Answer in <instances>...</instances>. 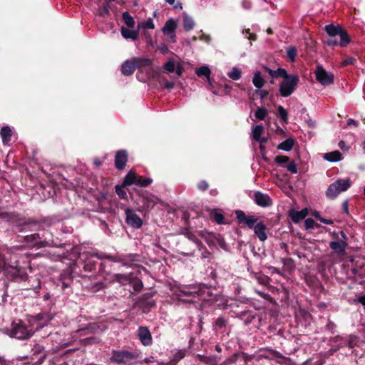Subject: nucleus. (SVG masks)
Wrapping results in <instances>:
<instances>
[{
	"label": "nucleus",
	"instance_id": "1",
	"mask_svg": "<svg viewBox=\"0 0 365 365\" xmlns=\"http://www.w3.org/2000/svg\"><path fill=\"white\" fill-rule=\"evenodd\" d=\"M50 315L39 314L35 317H31L26 323L21 320L14 322L9 335L19 339H25L31 337L35 330L39 329L46 325L51 320Z\"/></svg>",
	"mask_w": 365,
	"mask_h": 365
},
{
	"label": "nucleus",
	"instance_id": "2",
	"mask_svg": "<svg viewBox=\"0 0 365 365\" xmlns=\"http://www.w3.org/2000/svg\"><path fill=\"white\" fill-rule=\"evenodd\" d=\"M151 64L150 59L148 58H133L125 61L121 66V72L125 76H130L136 68L149 66Z\"/></svg>",
	"mask_w": 365,
	"mask_h": 365
},
{
	"label": "nucleus",
	"instance_id": "3",
	"mask_svg": "<svg viewBox=\"0 0 365 365\" xmlns=\"http://www.w3.org/2000/svg\"><path fill=\"white\" fill-rule=\"evenodd\" d=\"M299 83V78L296 75L287 74L279 85V91L282 97L291 96L296 90Z\"/></svg>",
	"mask_w": 365,
	"mask_h": 365
},
{
	"label": "nucleus",
	"instance_id": "4",
	"mask_svg": "<svg viewBox=\"0 0 365 365\" xmlns=\"http://www.w3.org/2000/svg\"><path fill=\"white\" fill-rule=\"evenodd\" d=\"M350 186L351 180L349 178L337 180L328 187L326 195L329 199H334L340 193L347 190Z\"/></svg>",
	"mask_w": 365,
	"mask_h": 365
},
{
	"label": "nucleus",
	"instance_id": "5",
	"mask_svg": "<svg viewBox=\"0 0 365 365\" xmlns=\"http://www.w3.org/2000/svg\"><path fill=\"white\" fill-rule=\"evenodd\" d=\"M325 31L329 36H336L340 38V43L341 47L346 46L349 42L350 38L347 32L344 30L340 26H334L329 24L325 26Z\"/></svg>",
	"mask_w": 365,
	"mask_h": 365
},
{
	"label": "nucleus",
	"instance_id": "6",
	"mask_svg": "<svg viewBox=\"0 0 365 365\" xmlns=\"http://www.w3.org/2000/svg\"><path fill=\"white\" fill-rule=\"evenodd\" d=\"M314 74L317 81L323 86H329L334 83V74L321 65L317 66Z\"/></svg>",
	"mask_w": 365,
	"mask_h": 365
},
{
	"label": "nucleus",
	"instance_id": "7",
	"mask_svg": "<svg viewBox=\"0 0 365 365\" xmlns=\"http://www.w3.org/2000/svg\"><path fill=\"white\" fill-rule=\"evenodd\" d=\"M178 27V21L173 19L168 20L162 28L163 33L168 36L172 43L176 42L175 31Z\"/></svg>",
	"mask_w": 365,
	"mask_h": 365
},
{
	"label": "nucleus",
	"instance_id": "8",
	"mask_svg": "<svg viewBox=\"0 0 365 365\" xmlns=\"http://www.w3.org/2000/svg\"><path fill=\"white\" fill-rule=\"evenodd\" d=\"M235 215L239 223L245 224L250 229L254 228L257 223V218L252 215H245L242 210H237Z\"/></svg>",
	"mask_w": 365,
	"mask_h": 365
},
{
	"label": "nucleus",
	"instance_id": "9",
	"mask_svg": "<svg viewBox=\"0 0 365 365\" xmlns=\"http://www.w3.org/2000/svg\"><path fill=\"white\" fill-rule=\"evenodd\" d=\"M125 215H126V222L130 226L135 227V228H139L143 225V220L142 219L133 211L130 209H127L125 210Z\"/></svg>",
	"mask_w": 365,
	"mask_h": 365
},
{
	"label": "nucleus",
	"instance_id": "10",
	"mask_svg": "<svg viewBox=\"0 0 365 365\" xmlns=\"http://www.w3.org/2000/svg\"><path fill=\"white\" fill-rule=\"evenodd\" d=\"M135 359V356L133 354L128 351H115L112 356V359L113 361L117 363L125 364Z\"/></svg>",
	"mask_w": 365,
	"mask_h": 365
},
{
	"label": "nucleus",
	"instance_id": "11",
	"mask_svg": "<svg viewBox=\"0 0 365 365\" xmlns=\"http://www.w3.org/2000/svg\"><path fill=\"white\" fill-rule=\"evenodd\" d=\"M138 335L140 342L144 346H149L152 344V336L150 330L147 327H140L138 329Z\"/></svg>",
	"mask_w": 365,
	"mask_h": 365
},
{
	"label": "nucleus",
	"instance_id": "12",
	"mask_svg": "<svg viewBox=\"0 0 365 365\" xmlns=\"http://www.w3.org/2000/svg\"><path fill=\"white\" fill-rule=\"evenodd\" d=\"M128 155L125 150L117 152L115 158V165L118 170H123L126 164Z\"/></svg>",
	"mask_w": 365,
	"mask_h": 365
},
{
	"label": "nucleus",
	"instance_id": "13",
	"mask_svg": "<svg viewBox=\"0 0 365 365\" xmlns=\"http://www.w3.org/2000/svg\"><path fill=\"white\" fill-rule=\"evenodd\" d=\"M253 229H254L255 234L257 235V237H258V239L260 241L264 242L267 240V235L266 233L267 227L264 224L263 222H257Z\"/></svg>",
	"mask_w": 365,
	"mask_h": 365
},
{
	"label": "nucleus",
	"instance_id": "14",
	"mask_svg": "<svg viewBox=\"0 0 365 365\" xmlns=\"http://www.w3.org/2000/svg\"><path fill=\"white\" fill-rule=\"evenodd\" d=\"M255 202L262 207H267L272 205V200L270 197L260 192H256L255 193Z\"/></svg>",
	"mask_w": 365,
	"mask_h": 365
},
{
	"label": "nucleus",
	"instance_id": "15",
	"mask_svg": "<svg viewBox=\"0 0 365 365\" xmlns=\"http://www.w3.org/2000/svg\"><path fill=\"white\" fill-rule=\"evenodd\" d=\"M264 133V127L262 125H257L252 128V136L254 140L257 142H259L261 144L264 143L267 141L266 138L262 137V135Z\"/></svg>",
	"mask_w": 365,
	"mask_h": 365
},
{
	"label": "nucleus",
	"instance_id": "16",
	"mask_svg": "<svg viewBox=\"0 0 365 365\" xmlns=\"http://www.w3.org/2000/svg\"><path fill=\"white\" fill-rule=\"evenodd\" d=\"M180 297H182L184 296L195 297V295L198 294V289L197 287L195 286L184 287L180 290Z\"/></svg>",
	"mask_w": 365,
	"mask_h": 365
},
{
	"label": "nucleus",
	"instance_id": "17",
	"mask_svg": "<svg viewBox=\"0 0 365 365\" xmlns=\"http://www.w3.org/2000/svg\"><path fill=\"white\" fill-rule=\"evenodd\" d=\"M346 244L344 242H331L329 244L330 248L336 254L343 255L345 253V248Z\"/></svg>",
	"mask_w": 365,
	"mask_h": 365
},
{
	"label": "nucleus",
	"instance_id": "18",
	"mask_svg": "<svg viewBox=\"0 0 365 365\" xmlns=\"http://www.w3.org/2000/svg\"><path fill=\"white\" fill-rule=\"evenodd\" d=\"M120 33L123 37L125 39L136 40L138 37V29L131 30L128 28L122 27L120 29Z\"/></svg>",
	"mask_w": 365,
	"mask_h": 365
},
{
	"label": "nucleus",
	"instance_id": "19",
	"mask_svg": "<svg viewBox=\"0 0 365 365\" xmlns=\"http://www.w3.org/2000/svg\"><path fill=\"white\" fill-rule=\"evenodd\" d=\"M308 215V210L304 208L301 211H294L290 213V217L292 221L295 223H298L303 219H304Z\"/></svg>",
	"mask_w": 365,
	"mask_h": 365
},
{
	"label": "nucleus",
	"instance_id": "20",
	"mask_svg": "<svg viewBox=\"0 0 365 365\" xmlns=\"http://www.w3.org/2000/svg\"><path fill=\"white\" fill-rule=\"evenodd\" d=\"M0 135L1 136L3 143L4 145H6L11 140L12 130L9 126H4L1 129Z\"/></svg>",
	"mask_w": 365,
	"mask_h": 365
},
{
	"label": "nucleus",
	"instance_id": "21",
	"mask_svg": "<svg viewBox=\"0 0 365 365\" xmlns=\"http://www.w3.org/2000/svg\"><path fill=\"white\" fill-rule=\"evenodd\" d=\"M324 158L329 162H338L341 160L342 157L339 151L335 150L333 152L325 153Z\"/></svg>",
	"mask_w": 365,
	"mask_h": 365
},
{
	"label": "nucleus",
	"instance_id": "22",
	"mask_svg": "<svg viewBox=\"0 0 365 365\" xmlns=\"http://www.w3.org/2000/svg\"><path fill=\"white\" fill-rule=\"evenodd\" d=\"M182 24L185 30L189 31L195 26V21L193 19L187 14H183Z\"/></svg>",
	"mask_w": 365,
	"mask_h": 365
},
{
	"label": "nucleus",
	"instance_id": "23",
	"mask_svg": "<svg viewBox=\"0 0 365 365\" xmlns=\"http://www.w3.org/2000/svg\"><path fill=\"white\" fill-rule=\"evenodd\" d=\"M264 69L272 78L284 77L287 74V71L282 68H279L277 70H272L267 67H264Z\"/></svg>",
	"mask_w": 365,
	"mask_h": 365
},
{
	"label": "nucleus",
	"instance_id": "24",
	"mask_svg": "<svg viewBox=\"0 0 365 365\" xmlns=\"http://www.w3.org/2000/svg\"><path fill=\"white\" fill-rule=\"evenodd\" d=\"M252 83L257 88H261L264 84V80L259 71H255L252 78Z\"/></svg>",
	"mask_w": 365,
	"mask_h": 365
},
{
	"label": "nucleus",
	"instance_id": "25",
	"mask_svg": "<svg viewBox=\"0 0 365 365\" xmlns=\"http://www.w3.org/2000/svg\"><path fill=\"white\" fill-rule=\"evenodd\" d=\"M195 73L198 76H205L207 81L210 83L211 71L207 66H201L195 70Z\"/></svg>",
	"mask_w": 365,
	"mask_h": 365
},
{
	"label": "nucleus",
	"instance_id": "26",
	"mask_svg": "<svg viewBox=\"0 0 365 365\" xmlns=\"http://www.w3.org/2000/svg\"><path fill=\"white\" fill-rule=\"evenodd\" d=\"M294 146V140L291 138L287 139L286 140L279 143L277 146L279 150L284 151H290Z\"/></svg>",
	"mask_w": 365,
	"mask_h": 365
},
{
	"label": "nucleus",
	"instance_id": "27",
	"mask_svg": "<svg viewBox=\"0 0 365 365\" xmlns=\"http://www.w3.org/2000/svg\"><path fill=\"white\" fill-rule=\"evenodd\" d=\"M138 30L140 29H143V30L154 29L155 24L153 19L149 18L147 20L139 23L138 25Z\"/></svg>",
	"mask_w": 365,
	"mask_h": 365
},
{
	"label": "nucleus",
	"instance_id": "28",
	"mask_svg": "<svg viewBox=\"0 0 365 365\" xmlns=\"http://www.w3.org/2000/svg\"><path fill=\"white\" fill-rule=\"evenodd\" d=\"M137 180H138V178H136L135 173H133L132 171H130L126 175V176L123 180V185H130L133 184L136 185Z\"/></svg>",
	"mask_w": 365,
	"mask_h": 365
},
{
	"label": "nucleus",
	"instance_id": "29",
	"mask_svg": "<svg viewBox=\"0 0 365 365\" xmlns=\"http://www.w3.org/2000/svg\"><path fill=\"white\" fill-rule=\"evenodd\" d=\"M114 279L122 284H126L130 283L131 277L130 274H115Z\"/></svg>",
	"mask_w": 365,
	"mask_h": 365
},
{
	"label": "nucleus",
	"instance_id": "30",
	"mask_svg": "<svg viewBox=\"0 0 365 365\" xmlns=\"http://www.w3.org/2000/svg\"><path fill=\"white\" fill-rule=\"evenodd\" d=\"M267 115L268 110L263 107L258 108L255 113V117L260 120H264Z\"/></svg>",
	"mask_w": 365,
	"mask_h": 365
},
{
	"label": "nucleus",
	"instance_id": "31",
	"mask_svg": "<svg viewBox=\"0 0 365 365\" xmlns=\"http://www.w3.org/2000/svg\"><path fill=\"white\" fill-rule=\"evenodd\" d=\"M123 19L128 28H133L135 26V20L127 11L123 13Z\"/></svg>",
	"mask_w": 365,
	"mask_h": 365
},
{
	"label": "nucleus",
	"instance_id": "32",
	"mask_svg": "<svg viewBox=\"0 0 365 365\" xmlns=\"http://www.w3.org/2000/svg\"><path fill=\"white\" fill-rule=\"evenodd\" d=\"M227 76L232 80L237 81L241 78L242 72L240 69L237 67H233L230 71L228 72Z\"/></svg>",
	"mask_w": 365,
	"mask_h": 365
},
{
	"label": "nucleus",
	"instance_id": "33",
	"mask_svg": "<svg viewBox=\"0 0 365 365\" xmlns=\"http://www.w3.org/2000/svg\"><path fill=\"white\" fill-rule=\"evenodd\" d=\"M176 64L173 58H170L163 66V69L168 73H173L175 71Z\"/></svg>",
	"mask_w": 365,
	"mask_h": 365
},
{
	"label": "nucleus",
	"instance_id": "34",
	"mask_svg": "<svg viewBox=\"0 0 365 365\" xmlns=\"http://www.w3.org/2000/svg\"><path fill=\"white\" fill-rule=\"evenodd\" d=\"M274 161L280 166L284 167L285 164L289 162V158L286 155H277L274 158Z\"/></svg>",
	"mask_w": 365,
	"mask_h": 365
},
{
	"label": "nucleus",
	"instance_id": "35",
	"mask_svg": "<svg viewBox=\"0 0 365 365\" xmlns=\"http://www.w3.org/2000/svg\"><path fill=\"white\" fill-rule=\"evenodd\" d=\"M277 111H278V115L281 118V119L284 122V123H287V119H288V113H287V111L285 108H284L283 106H278L277 107Z\"/></svg>",
	"mask_w": 365,
	"mask_h": 365
},
{
	"label": "nucleus",
	"instance_id": "36",
	"mask_svg": "<svg viewBox=\"0 0 365 365\" xmlns=\"http://www.w3.org/2000/svg\"><path fill=\"white\" fill-rule=\"evenodd\" d=\"M152 182H153V180L151 178H143V177L140 176V177L138 178V180H137V182H136V185L142 186V187H147Z\"/></svg>",
	"mask_w": 365,
	"mask_h": 365
},
{
	"label": "nucleus",
	"instance_id": "37",
	"mask_svg": "<svg viewBox=\"0 0 365 365\" xmlns=\"http://www.w3.org/2000/svg\"><path fill=\"white\" fill-rule=\"evenodd\" d=\"M326 43L328 46H341L340 39L339 40L337 38L336 36H334L333 37L329 36V38L327 39Z\"/></svg>",
	"mask_w": 365,
	"mask_h": 365
},
{
	"label": "nucleus",
	"instance_id": "38",
	"mask_svg": "<svg viewBox=\"0 0 365 365\" xmlns=\"http://www.w3.org/2000/svg\"><path fill=\"white\" fill-rule=\"evenodd\" d=\"M158 201V197L150 195V197L146 198L145 205L148 207H153Z\"/></svg>",
	"mask_w": 365,
	"mask_h": 365
},
{
	"label": "nucleus",
	"instance_id": "39",
	"mask_svg": "<svg viewBox=\"0 0 365 365\" xmlns=\"http://www.w3.org/2000/svg\"><path fill=\"white\" fill-rule=\"evenodd\" d=\"M287 54L291 61L294 62L297 56V51L294 47H289L287 48Z\"/></svg>",
	"mask_w": 365,
	"mask_h": 365
},
{
	"label": "nucleus",
	"instance_id": "40",
	"mask_svg": "<svg viewBox=\"0 0 365 365\" xmlns=\"http://www.w3.org/2000/svg\"><path fill=\"white\" fill-rule=\"evenodd\" d=\"M284 168H286L287 170L288 171H289L291 173L296 174L297 173V165L293 161H292V162L289 161L288 163V165L284 166Z\"/></svg>",
	"mask_w": 365,
	"mask_h": 365
},
{
	"label": "nucleus",
	"instance_id": "41",
	"mask_svg": "<svg viewBox=\"0 0 365 365\" xmlns=\"http://www.w3.org/2000/svg\"><path fill=\"white\" fill-rule=\"evenodd\" d=\"M314 220L312 218H307L306 219L304 222V226L306 229H312L314 227Z\"/></svg>",
	"mask_w": 365,
	"mask_h": 365
},
{
	"label": "nucleus",
	"instance_id": "42",
	"mask_svg": "<svg viewBox=\"0 0 365 365\" xmlns=\"http://www.w3.org/2000/svg\"><path fill=\"white\" fill-rule=\"evenodd\" d=\"M175 71V72H176V73L178 74V76H181V75L182 74V73L184 71V68H183L182 65L180 62H178L176 64Z\"/></svg>",
	"mask_w": 365,
	"mask_h": 365
},
{
	"label": "nucleus",
	"instance_id": "43",
	"mask_svg": "<svg viewBox=\"0 0 365 365\" xmlns=\"http://www.w3.org/2000/svg\"><path fill=\"white\" fill-rule=\"evenodd\" d=\"M115 191L120 198H124L126 195V192L123 190V189L121 187L118 185L115 187Z\"/></svg>",
	"mask_w": 365,
	"mask_h": 365
},
{
	"label": "nucleus",
	"instance_id": "44",
	"mask_svg": "<svg viewBox=\"0 0 365 365\" xmlns=\"http://www.w3.org/2000/svg\"><path fill=\"white\" fill-rule=\"evenodd\" d=\"M143 287V283L140 280L133 282V288L135 291H140Z\"/></svg>",
	"mask_w": 365,
	"mask_h": 365
},
{
	"label": "nucleus",
	"instance_id": "45",
	"mask_svg": "<svg viewBox=\"0 0 365 365\" xmlns=\"http://www.w3.org/2000/svg\"><path fill=\"white\" fill-rule=\"evenodd\" d=\"M158 49L160 51V52L163 54H165L168 52V47L165 43H161L158 46Z\"/></svg>",
	"mask_w": 365,
	"mask_h": 365
},
{
	"label": "nucleus",
	"instance_id": "46",
	"mask_svg": "<svg viewBox=\"0 0 365 365\" xmlns=\"http://www.w3.org/2000/svg\"><path fill=\"white\" fill-rule=\"evenodd\" d=\"M214 218H215V220L218 223V224H222L223 223V220H224V217L222 214L220 213H216L214 215Z\"/></svg>",
	"mask_w": 365,
	"mask_h": 365
},
{
	"label": "nucleus",
	"instance_id": "47",
	"mask_svg": "<svg viewBox=\"0 0 365 365\" xmlns=\"http://www.w3.org/2000/svg\"><path fill=\"white\" fill-rule=\"evenodd\" d=\"M316 217H317L319 221L322 223H324V224H327V225H332L333 224V221L331 220H327V219H324V218H322V217L319 216V215H315Z\"/></svg>",
	"mask_w": 365,
	"mask_h": 365
},
{
	"label": "nucleus",
	"instance_id": "48",
	"mask_svg": "<svg viewBox=\"0 0 365 365\" xmlns=\"http://www.w3.org/2000/svg\"><path fill=\"white\" fill-rule=\"evenodd\" d=\"M215 324L217 327L220 328L223 327L225 326V320L223 318L220 317L216 320Z\"/></svg>",
	"mask_w": 365,
	"mask_h": 365
},
{
	"label": "nucleus",
	"instance_id": "49",
	"mask_svg": "<svg viewBox=\"0 0 365 365\" xmlns=\"http://www.w3.org/2000/svg\"><path fill=\"white\" fill-rule=\"evenodd\" d=\"M354 58H351V57H349V58H346L342 63H341V65L342 66H347V65H349V64H352L354 62Z\"/></svg>",
	"mask_w": 365,
	"mask_h": 365
},
{
	"label": "nucleus",
	"instance_id": "50",
	"mask_svg": "<svg viewBox=\"0 0 365 365\" xmlns=\"http://www.w3.org/2000/svg\"><path fill=\"white\" fill-rule=\"evenodd\" d=\"M339 147L343 150V151H347L349 150V146L346 145V143L344 141H340L339 143Z\"/></svg>",
	"mask_w": 365,
	"mask_h": 365
},
{
	"label": "nucleus",
	"instance_id": "51",
	"mask_svg": "<svg viewBox=\"0 0 365 365\" xmlns=\"http://www.w3.org/2000/svg\"><path fill=\"white\" fill-rule=\"evenodd\" d=\"M163 86L165 88H168V89H171L174 87V83L171 81H168L167 80H165L163 81Z\"/></svg>",
	"mask_w": 365,
	"mask_h": 365
},
{
	"label": "nucleus",
	"instance_id": "52",
	"mask_svg": "<svg viewBox=\"0 0 365 365\" xmlns=\"http://www.w3.org/2000/svg\"><path fill=\"white\" fill-rule=\"evenodd\" d=\"M197 186L199 189L205 190L208 187V184L205 181H201Z\"/></svg>",
	"mask_w": 365,
	"mask_h": 365
},
{
	"label": "nucleus",
	"instance_id": "53",
	"mask_svg": "<svg viewBox=\"0 0 365 365\" xmlns=\"http://www.w3.org/2000/svg\"><path fill=\"white\" fill-rule=\"evenodd\" d=\"M357 302L361 303L365 307V295L359 297L357 299Z\"/></svg>",
	"mask_w": 365,
	"mask_h": 365
},
{
	"label": "nucleus",
	"instance_id": "54",
	"mask_svg": "<svg viewBox=\"0 0 365 365\" xmlns=\"http://www.w3.org/2000/svg\"><path fill=\"white\" fill-rule=\"evenodd\" d=\"M268 91L266 90H262L259 92V96L261 98H264L265 96L268 95Z\"/></svg>",
	"mask_w": 365,
	"mask_h": 365
},
{
	"label": "nucleus",
	"instance_id": "55",
	"mask_svg": "<svg viewBox=\"0 0 365 365\" xmlns=\"http://www.w3.org/2000/svg\"><path fill=\"white\" fill-rule=\"evenodd\" d=\"M342 206H343L344 211L346 213H348L349 212L348 202L347 201L344 202Z\"/></svg>",
	"mask_w": 365,
	"mask_h": 365
},
{
	"label": "nucleus",
	"instance_id": "56",
	"mask_svg": "<svg viewBox=\"0 0 365 365\" xmlns=\"http://www.w3.org/2000/svg\"><path fill=\"white\" fill-rule=\"evenodd\" d=\"M201 39L206 42H209L210 41V37L207 35L202 34L201 36Z\"/></svg>",
	"mask_w": 365,
	"mask_h": 365
},
{
	"label": "nucleus",
	"instance_id": "57",
	"mask_svg": "<svg viewBox=\"0 0 365 365\" xmlns=\"http://www.w3.org/2000/svg\"><path fill=\"white\" fill-rule=\"evenodd\" d=\"M348 125H356V123L353 119H349L348 120Z\"/></svg>",
	"mask_w": 365,
	"mask_h": 365
},
{
	"label": "nucleus",
	"instance_id": "58",
	"mask_svg": "<svg viewBox=\"0 0 365 365\" xmlns=\"http://www.w3.org/2000/svg\"><path fill=\"white\" fill-rule=\"evenodd\" d=\"M97 257L99 258V259H103V258H106V257H108L107 256H106L104 254H99V255H96Z\"/></svg>",
	"mask_w": 365,
	"mask_h": 365
},
{
	"label": "nucleus",
	"instance_id": "59",
	"mask_svg": "<svg viewBox=\"0 0 365 365\" xmlns=\"http://www.w3.org/2000/svg\"><path fill=\"white\" fill-rule=\"evenodd\" d=\"M94 163H95V165H97V166H99V165H101V162L99 160H98V159H96V160H94Z\"/></svg>",
	"mask_w": 365,
	"mask_h": 365
},
{
	"label": "nucleus",
	"instance_id": "60",
	"mask_svg": "<svg viewBox=\"0 0 365 365\" xmlns=\"http://www.w3.org/2000/svg\"><path fill=\"white\" fill-rule=\"evenodd\" d=\"M103 9H104V12L108 13V4H105L103 6Z\"/></svg>",
	"mask_w": 365,
	"mask_h": 365
},
{
	"label": "nucleus",
	"instance_id": "61",
	"mask_svg": "<svg viewBox=\"0 0 365 365\" xmlns=\"http://www.w3.org/2000/svg\"><path fill=\"white\" fill-rule=\"evenodd\" d=\"M246 2H243V6L246 8V9H249L250 7V3H247V4H245Z\"/></svg>",
	"mask_w": 365,
	"mask_h": 365
},
{
	"label": "nucleus",
	"instance_id": "62",
	"mask_svg": "<svg viewBox=\"0 0 365 365\" xmlns=\"http://www.w3.org/2000/svg\"><path fill=\"white\" fill-rule=\"evenodd\" d=\"M248 38L251 39V40H255V36L252 35V34H250V36H248Z\"/></svg>",
	"mask_w": 365,
	"mask_h": 365
},
{
	"label": "nucleus",
	"instance_id": "63",
	"mask_svg": "<svg viewBox=\"0 0 365 365\" xmlns=\"http://www.w3.org/2000/svg\"><path fill=\"white\" fill-rule=\"evenodd\" d=\"M165 1L170 4H173L175 2V0H165Z\"/></svg>",
	"mask_w": 365,
	"mask_h": 365
},
{
	"label": "nucleus",
	"instance_id": "64",
	"mask_svg": "<svg viewBox=\"0 0 365 365\" xmlns=\"http://www.w3.org/2000/svg\"><path fill=\"white\" fill-rule=\"evenodd\" d=\"M183 357H184V354H183L182 352H180V353H179V358H180V359H182V358H183Z\"/></svg>",
	"mask_w": 365,
	"mask_h": 365
}]
</instances>
